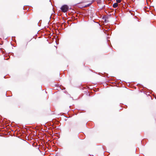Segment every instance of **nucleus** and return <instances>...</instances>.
Instances as JSON below:
<instances>
[{
    "label": "nucleus",
    "instance_id": "obj_8",
    "mask_svg": "<svg viewBox=\"0 0 156 156\" xmlns=\"http://www.w3.org/2000/svg\"><path fill=\"white\" fill-rule=\"evenodd\" d=\"M115 85V84H113V86H114V85Z\"/></svg>",
    "mask_w": 156,
    "mask_h": 156
},
{
    "label": "nucleus",
    "instance_id": "obj_1",
    "mask_svg": "<svg viewBox=\"0 0 156 156\" xmlns=\"http://www.w3.org/2000/svg\"><path fill=\"white\" fill-rule=\"evenodd\" d=\"M61 9L63 12H65L68 10L69 8L67 5H64L61 7Z\"/></svg>",
    "mask_w": 156,
    "mask_h": 156
},
{
    "label": "nucleus",
    "instance_id": "obj_6",
    "mask_svg": "<svg viewBox=\"0 0 156 156\" xmlns=\"http://www.w3.org/2000/svg\"><path fill=\"white\" fill-rule=\"evenodd\" d=\"M89 5H85V6H84V7H87V6H89Z\"/></svg>",
    "mask_w": 156,
    "mask_h": 156
},
{
    "label": "nucleus",
    "instance_id": "obj_9",
    "mask_svg": "<svg viewBox=\"0 0 156 156\" xmlns=\"http://www.w3.org/2000/svg\"><path fill=\"white\" fill-rule=\"evenodd\" d=\"M115 85V84H113V86H114V85Z\"/></svg>",
    "mask_w": 156,
    "mask_h": 156
},
{
    "label": "nucleus",
    "instance_id": "obj_4",
    "mask_svg": "<svg viewBox=\"0 0 156 156\" xmlns=\"http://www.w3.org/2000/svg\"><path fill=\"white\" fill-rule=\"evenodd\" d=\"M103 20H104V21L105 22L107 23L108 22V21H107L106 20V19L105 18H103Z\"/></svg>",
    "mask_w": 156,
    "mask_h": 156
},
{
    "label": "nucleus",
    "instance_id": "obj_10",
    "mask_svg": "<svg viewBox=\"0 0 156 156\" xmlns=\"http://www.w3.org/2000/svg\"><path fill=\"white\" fill-rule=\"evenodd\" d=\"M115 0L116 1V2H117V0Z\"/></svg>",
    "mask_w": 156,
    "mask_h": 156
},
{
    "label": "nucleus",
    "instance_id": "obj_2",
    "mask_svg": "<svg viewBox=\"0 0 156 156\" xmlns=\"http://www.w3.org/2000/svg\"><path fill=\"white\" fill-rule=\"evenodd\" d=\"M117 9H115V10H113V11H112V15H114L116 17V18H117V16H116L115 15H116V10Z\"/></svg>",
    "mask_w": 156,
    "mask_h": 156
},
{
    "label": "nucleus",
    "instance_id": "obj_3",
    "mask_svg": "<svg viewBox=\"0 0 156 156\" xmlns=\"http://www.w3.org/2000/svg\"><path fill=\"white\" fill-rule=\"evenodd\" d=\"M113 6L114 8H116L117 7V2L114 3L113 5Z\"/></svg>",
    "mask_w": 156,
    "mask_h": 156
},
{
    "label": "nucleus",
    "instance_id": "obj_7",
    "mask_svg": "<svg viewBox=\"0 0 156 156\" xmlns=\"http://www.w3.org/2000/svg\"><path fill=\"white\" fill-rule=\"evenodd\" d=\"M115 85V84H113V86H114V85Z\"/></svg>",
    "mask_w": 156,
    "mask_h": 156
},
{
    "label": "nucleus",
    "instance_id": "obj_5",
    "mask_svg": "<svg viewBox=\"0 0 156 156\" xmlns=\"http://www.w3.org/2000/svg\"><path fill=\"white\" fill-rule=\"evenodd\" d=\"M121 0H117L118 3H120L121 2Z\"/></svg>",
    "mask_w": 156,
    "mask_h": 156
}]
</instances>
